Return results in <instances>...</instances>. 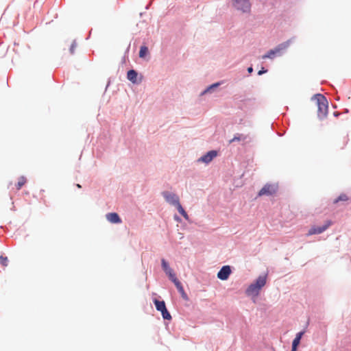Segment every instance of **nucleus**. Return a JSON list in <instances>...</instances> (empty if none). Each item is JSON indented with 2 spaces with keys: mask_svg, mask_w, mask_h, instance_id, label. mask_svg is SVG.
I'll use <instances>...</instances> for the list:
<instances>
[{
  "mask_svg": "<svg viewBox=\"0 0 351 351\" xmlns=\"http://www.w3.org/2000/svg\"><path fill=\"white\" fill-rule=\"evenodd\" d=\"M349 199L348 195L346 194H341L337 199L334 200V204H337L340 201L346 202Z\"/></svg>",
  "mask_w": 351,
  "mask_h": 351,
  "instance_id": "obj_17",
  "label": "nucleus"
},
{
  "mask_svg": "<svg viewBox=\"0 0 351 351\" xmlns=\"http://www.w3.org/2000/svg\"><path fill=\"white\" fill-rule=\"evenodd\" d=\"M174 285H176V288L178 289V291L180 293H184V288H183L181 282L179 280L178 282H176L174 283Z\"/></svg>",
  "mask_w": 351,
  "mask_h": 351,
  "instance_id": "obj_21",
  "label": "nucleus"
},
{
  "mask_svg": "<svg viewBox=\"0 0 351 351\" xmlns=\"http://www.w3.org/2000/svg\"><path fill=\"white\" fill-rule=\"evenodd\" d=\"M27 180L24 176H21L19 178L18 182L16 184V189L20 190L23 186L26 183Z\"/></svg>",
  "mask_w": 351,
  "mask_h": 351,
  "instance_id": "obj_15",
  "label": "nucleus"
},
{
  "mask_svg": "<svg viewBox=\"0 0 351 351\" xmlns=\"http://www.w3.org/2000/svg\"><path fill=\"white\" fill-rule=\"evenodd\" d=\"M162 267L165 272L171 269L169 266V264L165 259L162 260Z\"/></svg>",
  "mask_w": 351,
  "mask_h": 351,
  "instance_id": "obj_22",
  "label": "nucleus"
},
{
  "mask_svg": "<svg viewBox=\"0 0 351 351\" xmlns=\"http://www.w3.org/2000/svg\"><path fill=\"white\" fill-rule=\"evenodd\" d=\"M266 276H260L255 282L252 283L245 291V293L248 296L257 297L261 289L266 284Z\"/></svg>",
  "mask_w": 351,
  "mask_h": 351,
  "instance_id": "obj_1",
  "label": "nucleus"
},
{
  "mask_svg": "<svg viewBox=\"0 0 351 351\" xmlns=\"http://www.w3.org/2000/svg\"><path fill=\"white\" fill-rule=\"evenodd\" d=\"M247 71H248V72H249L250 73H252V72L253 71V69H252V67H249V68L247 69Z\"/></svg>",
  "mask_w": 351,
  "mask_h": 351,
  "instance_id": "obj_27",
  "label": "nucleus"
},
{
  "mask_svg": "<svg viewBox=\"0 0 351 351\" xmlns=\"http://www.w3.org/2000/svg\"><path fill=\"white\" fill-rule=\"evenodd\" d=\"M76 47H77V44H76L75 41H73L70 47V53L71 54L74 53Z\"/></svg>",
  "mask_w": 351,
  "mask_h": 351,
  "instance_id": "obj_23",
  "label": "nucleus"
},
{
  "mask_svg": "<svg viewBox=\"0 0 351 351\" xmlns=\"http://www.w3.org/2000/svg\"><path fill=\"white\" fill-rule=\"evenodd\" d=\"M181 295L183 298H186V294L185 291L184 292V293H181Z\"/></svg>",
  "mask_w": 351,
  "mask_h": 351,
  "instance_id": "obj_28",
  "label": "nucleus"
},
{
  "mask_svg": "<svg viewBox=\"0 0 351 351\" xmlns=\"http://www.w3.org/2000/svg\"><path fill=\"white\" fill-rule=\"evenodd\" d=\"M154 302L155 304L157 311L161 312L162 316L165 319L169 320L171 319V315L167 311L164 301H159V300L155 299L154 300Z\"/></svg>",
  "mask_w": 351,
  "mask_h": 351,
  "instance_id": "obj_4",
  "label": "nucleus"
},
{
  "mask_svg": "<svg viewBox=\"0 0 351 351\" xmlns=\"http://www.w3.org/2000/svg\"><path fill=\"white\" fill-rule=\"evenodd\" d=\"M166 274L169 276V279L173 282L175 283L176 282H178V278H176V274H174L173 271L172 270V269H169V270H167V271H165Z\"/></svg>",
  "mask_w": 351,
  "mask_h": 351,
  "instance_id": "obj_13",
  "label": "nucleus"
},
{
  "mask_svg": "<svg viewBox=\"0 0 351 351\" xmlns=\"http://www.w3.org/2000/svg\"><path fill=\"white\" fill-rule=\"evenodd\" d=\"M162 195L165 200L170 204L177 207L180 204L179 197L173 193L169 191H165L162 193Z\"/></svg>",
  "mask_w": 351,
  "mask_h": 351,
  "instance_id": "obj_6",
  "label": "nucleus"
},
{
  "mask_svg": "<svg viewBox=\"0 0 351 351\" xmlns=\"http://www.w3.org/2000/svg\"><path fill=\"white\" fill-rule=\"evenodd\" d=\"M148 53V49L145 46H142L140 49L139 51V57L140 58H144L146 54Z\"/></svg>",
  "mask_w": 351,
  "mask_h": 351,
  "instance_id": "obj_19",
  "label": "nucleus"
},
{
  "mask_svg": "<svg viewBox=\"0 0 351 351\" xmlns=\"http://www.w3.org/2000/svg\"><path fill=\"white\" fill-rule=\"evenodd\" d=\"M332 222L330 221H326L325 224L322 226L312 227L307 234V235H313L317 234H321L324 232L330 225Z\"/></svg>",
  "mask_w": 351,
  "mask_h": 351,
  "instance_id": "obj_7",
  "label": "nucleus"
},
{
  "mask_svg": "<svg viewBox=\"0 0 351 351\" xmlns=\"http://www.w3.org/2000/svg\"><path fill=\"white\" fill-rule=\"evenodd\" d=\"M8 258L7 256H0V263L3 267L8 265Z\"/></svg>",
  "mask_w": 351,
  "mask_h": 351,
  "instance_id": "obj_20",
  "label": "nucleus"
},
{
  "mask_svg": "<svg viewBox=\"0 0 351 351\" xmlns=\"http://www.w3.org/2000/svg\"><path fill=\"white\" fill-rule=\"evenodd\" d=\"M245 136H244L243 135L237 134L234 136V138L232 139L229 141V143H232L234 141H240L241 140H245Z\"/></svg>",
  "mask_w": 351,
  "mask_h": 351,
  "instance_id": "obj_18",
  "label": "nucleus"
},
{
  "mask_svg": "<svg viewBox=\"0 0 351 351\" xmlns=\"http://www.w3.org/2000/svg\"><path fill=\"white\" fill-rule=\"evenodd\" d=\"M266 71L265 70H261L258 71V74L260 75H262L263 73H265Z\"/></svg>",
  "mask_w": 351,
  "mask_h": 351,
  "instance_id": "obj_25",
  "label": "nucleus"
},
{
  "mask_svg": "<svg viewBox=\"0 0 351 351\" xmlns=\"http://www.w3.org/2000/svg\"><path fill=\"white\" fill-rule=\"evenodd\" d=\"M217 152L216 151H210L206 154L202 156L198 161L203 162L205 163L210 162L215 157L217 156Z\"/></svg>",
  "mask_w": 351,
  "mask_h": 351,
  "instance_id": "obj_10",
  "label": "nucleus"
},
{
  "mask_svg": "<svg viewBox=\"0 0 351 351\" xmlns=\"http://www.w3.org/2000/svg\"><path fill=\"white\" fill-rule=\"evenodd\" d=\"M77 188H79V189H80L82 186H81V185H80V184H77Z\"/></svg>",
  "mask_w": 351,
  "mask_h": 351,
  "instance_id": "obj_29",
  "label": "nucleus"
},
{
  "mask_svg": "<svg viewBox=\"0 0 351 351\" xmlns=\"http://www.w3.org/2000/svg\"><path fill=\"white\" fill-rule=\"evenodd\" d=\"M177 209L179 212V213L186 220H189V215L186 213V212L184 210V209L182 208L181 204H179L177 207Z\"/></svg>",
  "mask_w": 351,
  "mask_h": 351,
  "instance_id": "obj_16",
  "label": "nucleus"
},
{
  "mask_svg": "<svg viewBox=\"0 0 351 351\" xmlns=\"http://www.w3.org/2000/svg\"><path fill=\"white\" fill-rule=\"evenodd\" d=\"M317 105V115L320 119L325 118L328 112V102L326 98L322 94H317L314 96Z\"/></svg>",
  "mask_w": 351,
  "mask_h": 351,
  "instance_id": "obj_2",
  "label": "nucleus"
},
{
  "mask_svg": "<svg viewBox=\"0 0 351 351\" xmlns=\"http://www.w3.org/2000/svg\"><path fill=\"white\" fill-rule=\"evenodd\" d=\"M128 79L133 83L136 82L137 73L134 70H130L127 73Z\"/></svg>",
  "mask_w": 351,
  "mask_h": 351,
  "instance_id": "obj_12",
  "label": "nucleus"
},
{
  "mask_svg": "<svg viewBox=\"0 0 351 351\" xmlns=\"http://www.w3.org/2000/svg\"><path fill=\"white\" fill-rule=\"evenodd\" d=\"M291 43V40H289L285 43H282L278 45L276 47L273 49L269 50L266 54L262 56V59H273L276 56H281L282 52L285 51L289 46Z\"/></svg>",
  "mask_w": 351,
  "mask_h": 351,
  "instance_id": "obj_3",
  "label": "nucleus"
},
{
  "mask_svg": "<svg viewBox=\"0 0 351 351\" xmlns=\"http://www.w3.org/2000/svg\"><path fill=\"white\" fill-rule=\"evenodd\" d=\"M106 219L110 223H121V219L119 217V215L116 213H110L106 215Z\"/></svg>",
  "mask_w": 351,
  "mask_h": 351,
  "instance_id": "obj_11",
  "label": "nucleus"
},
{
  "mask_svg": "<svg viewBox=\"0 0 351 351\" xmlns=\"http://www.w3.org/2000/svg\"><path fill=\"white\" fill-rule=\"evenodd\" d=\"M303 334H304L303 332H300L296 335V337L293 339V343H292V345L294 346V347L298 346L300 344V340H301V338H302Z\"/></svg>",
  "mask_w": 351,
  "mask_h": 351,
  "instance_id": "obj_14",
  "label": "nucleus"
},
{
  "mask_svg": "<svg viewBox=\"0 0 351 351\" xmlns=\"http://www.w3.org/2000/svg\"><path fill=\"white\" fill-rule=\"evenodd\" d=\"M297 347H298V346H295V347H294V346H293V345H292V349H291V351H296V350H297Z\"/></svg>",
  "mask_w": 351,
  "mask_h": 351,
  "instance_id": "obj_26",
  "label": "nucleus"
},
{
  "mask_svg": "<svg viewBox=\"0 0 351 351\" xmlns=\"http://www.w3.org/2000/svg\"><path fill=\"white\" fill-rule=\"evenodd\" d=\"M276 187L272 184H265L258 192V196L271 195L276 193Z\"/></svg>",
  "mask_w": 351,
  "mask_h": 351,
  "instance_id": "obj_8",
  "label": "nucleus"
},
{
  "mask_svg": "<svg viewBox=\"0 0 351 351\" xmlns=\"http://www.w3.org/2000/svg\"><path fill=\"white\" fill-rule=\"evenodd\" d=\"M231 272V268L229 265L223 266L217 273V278L221 280H226L229 278Z\"/></svg>",
  "mask_w": 351,
  "mask_h": 351,
  "instance_id": "obj_9",
  "label": "nucleus"
},
{
  "mask_svg": "<svg viewBox=\"0 0 351 351\" xmlns=\"http://www.w3.org/2000/svg\"><path fill=\"white\" fill-rule=\"evenodd\" d=\"M220 84L219 83H215L210 86L205 91L204 93L210 91L213 88L217 87Z\"/></svg>",
  "mask_w": 351,
  "mask_h": 351,
  "instance_id": "obj_24",
  "label": "nucleus"
},
{
  "mask_svg": "<svg viewBox=\"0 0 351 351\" xmlns=\"http://www.w3.org/2000/svg\"><path fill=\"white\" fill-rule=\"evenodd\" d=\"M233 5L236 9L243 12H250L251 9V4L249 0H233Z\"/></svg>",
  "mask_w": 351,
  "mask_h": 351,
  "instance_id": "obj_5",
  "label": "nucleus"
}]
</instances>
